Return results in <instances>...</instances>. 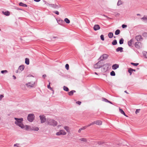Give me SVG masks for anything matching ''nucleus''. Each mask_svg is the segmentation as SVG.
I'll use <instances>...</instances> for the list:
<instances>
[{"label": "nucleus", "mask_w": 147, "mask_h": 147, "mask_svg": "<svg viewBox=\"0 0 147 147\" xmlns=\"http://www.w3.org/2000/svg\"><path fill=\"white\" fill-rule=\"evenodd\" d=\"M14 119L16 120V121L15 122L16 124L19 126L22 129L24 128L25 126L22 123V122L23 121V118L19 119L15 117Z\"/></svg>", "instance_id": "1"}, {"label": "nucleus", "mask_w": 147, "mask_h": 147, "mask_svg": "<svg viewBox=\"0 0 147 147\" xmlns=\"http://www.w3.org/2000/svg\"><path fill=\"white\" fill-rule=\"evenodd\" d=\"M46 122L48 125L55 127L57 125V123L53 119L48 118L47 119Z\"/></svg>", "instance_id": "2"}, {"label": "nucleus", "mask_w": 147, "mask_h": 147, "mask_svg": "<svg viewBox=\"0 0 147 147\" xmlns=\"http://www.w3.org/2000/svg\"><path fill=\"white\" fill-rule=\"evenodd\" d=\"M45 4H46L48 6L51 7L55 9H58L59 8L61 7L60 5H58L56 4H51L48 3H45Z\"/></svg>", "instance_id": "3"}, {"label": "nucleus", "mask_w": 147, "mask_h": 147, "mask_svg": "<svg viewBox=\"0 0 147 147\" xmlns=\"http://www.w3.org/2000/svg\"><path fill=\"white\" fill-rule=\"evenodd\" d=\"M34 115L32 113L29 114L27 117V119L30 122H33L34 119Z\"/></svg>", "instance_id": "4"}, {"label": "nucleus", "mask_w": 147, "mask_h": 147, "mask_svg": "<svg viewBox=\"0 0 147 147\" xmlns=\"http://www.w3.org/2000/svg\"><path fill=\"white\" fill-rule=\"evenodd\" d=\"M109 66V64L108 63H106L102 66V71L105 72L108 70Z\"/></svg>", "instance_id": "5"}, {"label": "nucleus", "mask_w": 147, "mask_h": 147, "mask_svg": "<svg viewBox=\"0 0 147 147\" xmlns=\"http://www.w3.org/2000/svg\"><path fill=\"white\" fill-rule=\"evenodd\" d=\"M109 57V55L107 54H104L100 56L98 60L100 61H102L107 59Z\"/></svg>", "instance_id": "6"}, {"label": "nucleus", "mask_w": 147, "mask_h": 147, "mask_svg": "<svg viewBox=\"0 0 147 147\" xmlns=\"http://www.w3.org/2000/svg\"><path fill=\"white\" fill-rule=\"evenodd\" d=\"M102 63L100 61H99L97 63L95 64L94 66V67L95 69L99 68L102 67Z\"/></svg>", "instance_id": "7"}, {"label": "nucleus", "mask_w": 147, "mask_h": 147, "mask_svg": "<svg viewBox=\"0 0 147 147\" xmlns=\"http://www.w3.org/2000/svg\"><path fill=\"white\" fill-rule=\"evenodd\" d=\"M39 117L41 121V123H43L46 121L45 117L44 115H40L39 116Z\"/></svg>", "instance_id": "8"}, {"label": "nucleus", "mask_w": 147, "mask_h": 147, "mask_svg": "<svg viewBox=\"0 0 147 147\" xmlns=\"http://www.w3.org/2000/svg\"><path fill=\"white\" fill-rule=\"evenodd\" d=\"M34 83L33 82H30L26 84V85L28 87H32L34 86Z\"/></svg>", "instance_id": "9"}, {"label": "nucleus", "mask_w": 147, "mask_h": 147, "mask_svg": "<svg viewBox=\"0 0 147 147\" xmlns=\"http://www.w3.org/2000/svg\"><path fill=\"white\" fill-rule=\"evenodd\" d=\"M104 142H93V144L95 145L96 146H98L99 145H101L103 144Z\"/></svg>", "instance_id": "10"}, {"label": "nucleus", "mask_w": 147, "mask_h": 147, "mask_svg": "<svg viewBox=\"0 0 147 147\" xmlns=\"http://www.w3.org/2000/svg\"><path fill=\"white\" fill-rule=\"evenodd\" d=\"M100 28L99 25L98 24H96L94 25L93 27L95 31H96L99 30Z\"/></svg>", "instance_id": "11"}, {"label": "nucleus", "mask_w": 147, "mask_h": 147, "mask_svg": "<svg viewBox=\"0 0 147 147\" xmlns=\"http://www.w3.org/2000/svg\"><path fill=\"white\" fill-rule=\"evenodd\" d=\"M140 18L142 21L145 23H147V16H144L143 17Z\"/></svg>", "instance_id": "12"}, {"label": "nucleus", "mask_w": 147, "mask_h": 147, "mask_svg": "<svg viewBox=\"0 0 147 147\" xmlns=\"http://www.w3.org/2000/svg\"><path fill=\"white\" fill-rule=\"evenodd\" d=\"M119 67V65L117 64H113L112 66V68L113 70L117 69Z\"/></svg>", "instance_id": "13"}, {"label": "nucleus", "mask_w": 147, "mask_h": 147, "mask_svg": "<svg viewBox=\"0 0 147 147\" xmlns=\"http://www.w3.org/2000/svg\"><path fill=\"white\" fill-rule=\"evenodd\" d=\"M39 130V128L37 127H32L30 128V130L31 131H38Z\"/></svg>", "instance_id": "14"}, {"label": "nucleus", "mask_w": 147, "mask_h": 147, "mask_svg": "<svg viewBox=\"0 0 147 147\" xmlns=\"http://www.w3.org/2000/svg\"><path fill=\"white\" fill-rule=\"evenodd\" d=\"M123 48L122 47H118L116 49V51L117 52H120L121 53L123 51Z\"/></svg>", "instance_id": "15"}, {"label": "nucleus", "mask_w": 147, "mask_h": 147, "mask_svg": "<svg viewBox=\"0 0 147 147\" xmlns=\"http://www.w3.org/2000/svg\"><path fill=\"white\" fill-rule=\"evenodd\" d=\"M94 124H96L97 125H101L102 124V122L100 120H97L94 122Z\"/></svg>", "instance_id": "16"}, {"label": "nucleus", "mask_w": 147, "mask_h": 147, "mask_svg": "<svg viewBox=\"0 0 147 147\" xmlns=\"http://www.w3.org/2000/svg\"><path fill=\"white\" fill-rule=\"evenodd\" d=\"M24 66L23 65H22L19 67L18 69L20 71V72H21L24 69Z\"/></svg>", "instance_id": "17"}, {"label": "nucleus", "mask_w": 147, "mask_h": 147, "mask_svg": "<svg viewBox=\"0 0 147 147\" xmlns=\"http://www.w3.org/2000/svg\"><path fill=\"white\" fill-rule=\"evenodd\" d=\"M2 13L4 15L6 16H9L10 15V12L8 11H6L5 12L2 11Z\"/></svg>", "instance_id": "18"}, {"label": "nucleus", "mask_w": 147, "mask_h": 147, "mask_svg": "<svg viewBox=\"0 0 147 147\" xmlns=\"http://www.w3.org/2000/svg\"><path fill=\"white\" fill-rule=\"evenodd\" d=\"M76 91L75 90H72L68 92V94L69 96H71L73 95L74 93L76 92Z\"/></svg>", "instance_id": "19"}, {"label": "nucleus", "mask_w": 147, "mask_h": 147, "mask_svg": "<svg viewBox=\"0 0 147 147\" xmlns=\"http://www.w3.org/2000/svg\"><path fill=\"white\" fill-rule=\"evenodd\" d=\"M134 40V39H131L129 41H128V45L129 47H130L131 46L132 44V42H133Z\"/></svg>", "instance_id": "20"}, {"label": "nucleus", "mask_w": 147, "mask_h": 147, "mask_svg": "<svg viewBox=\"0 0 147 147\" xmlns=\"http://www.w3.org/2000/svg\"><path fill=\"white\" fill-rule=\"evenodd\" d=\"M119 112L122 114H123L125 116L127 117V116L126 115L124 111L120 108L119 109Z\"/></svg>", "instance_id": "21"}, {"label": "nucleus", "mask_w": 147, "mask_h": 147, "mask_svg": "<svg viewBox=\"0 0 147 147\" xmlns=\"http://www.w3.org/2000/svg\"><path fill=\"white\" fill-rule=\"evenodd\" d=\"M19 5L20 6L24 7H27V5L25 4H24L22 2H20L19 3Z\"/></svg>", "instance_id": "22"}, {"label": "nucleus", "mask_w": 147, "mask_h": 147, "mask_svg": "<svg viewBox=\"0 0 147 147\" xmlns=\"http://www.w3.org/2000/svg\"><path fill=\"white\" fill-rule=\"evenodd\" d=\"M87 128V127L84 126L80 128L78 131V132L79 133H80L81 132V131L82 130H84L85 129Z\"/></svg>", "instance_id": "23"}, {"label": "nucleus", "mask_w": 147, "mask_h": 147, "mask_svg": "<svg viewBox=\"0 0 147 147\" xmlns=\"http://www.w3.org/2000/svg\"><path fill=\"white\" fill-rule=\"evenodd\" d=\"M25 63L28 65L29 64V59L28 58H26L25 60Z\"/></svg>", "instance_id": "24"}, {"label": "nucleus", "mask_w": 147, "mask_h": 147, "mask_svg": "<svg viewBox=\"0 0 147 147\" xmlns=\"http://www.w3.org/2000/svg\"><path fill=\"white\" fill-rule=\"evenodd\" d=\"M108 36L110 38H111L113 36V34L112 32H110L108 34Z\"/></svg>", "instance_id": "25"}, {"label": "nucleus", "mask_w": 147, "mask_h": 147, "mask_svg": "<svg viewBox=\"0 0 147 147\" xmlns=\"http://www.w3.org/2000/svg\"><path fill=\"white\" fill-rule=\"evenodd\" d=\"M113 45H115L117 44V41L116 40H114L112 42Z\"/></svg>", "instance_id": "26"}, {"label": "nucleus", "mask_w": 147, "mask_h": 147, "mask_svg": "<svg viewBox=\"0 0 147 147\" xmlns=\"http://www.w3.org/2000/svg\"><path fill=\"white\" fill-rule=\"evenodd\" d=\"M120 30L119 29H117L115 31V34L116 35H118L120 33Z\"/></svg>", "instance_id": "27"}, {"label": "nucleus", "mask_w": 147, "mask_h": 147, "mask_svg": "<svg viewBox=\"0 0 147 147\" xmlns=\"http://www.w3.org/2000/svg\"><path fill=\"white\" fill-rule=\"evenodd\" d=\"M60 131L61 135H65L66 134V133L63 130H60Z\"/></svg>", "instance_id": "28"}, {"label": "nucleus", "mask_w": 147, "mask_h": 147, "mask_svg": "<svg viewBox=\"0 0 147 147\" xmlns=\"http://www.w3.org/2000/svg\"><path fill=\"white\" fill-rule=\"evenodd\" d=\"M50 82H49V84L47 85V88L48 89H49L50 90L53 91V93H54V90H53L52 88L50 87Z\"/></svg>", "instance_id": "29"}, {"label": "nucleus", "mask_w": 147, "mask_h": 147, "mask_svg": "<svg viewBox=\"0 0 147 147\" xmlns=\"http://www.w3.org/2000/svg\"><path fill=\"white\" fill-rule=\"evenodd\" d=\"M63 89L64 90L67 92L69 90L68 87L65 86H64L63 87Z\"/></svg>", "instance_id": "30"}, {"label": "nucleus", "mask_w": 147, "mask_h": 147, "mask_svg": "<svg viewBox=\"0 0 147 147\" xmlns=\"http://www.w3.org/2000/svg\"><path fill=\"white\" fill-rule=\"evenodd\" d=\"M124 40L123 38H121L119 41V43L120 45H121L123 43Z\"/></svg>", "instance_id": "31"}, {"label": "nucleus", "mask_w": 147, "mask_h": 147, "mask_svg": "<svg viewBox=\"0 0 147 147\" xmlns=\"http://www.w3.org/2000/svg\"><path fill=\"white\" fill-rule=\"evenodd\" d=\"M64 129L67 132H69V127L68 126H65L64 127Z\"/></svg>", "instance_id": "32"}, {"label": "nucleus", "mask_w": 147, "mask_h": 147, "mask_svg": "<svg viewBox=\"0 0 147 147\" xmlns=\"http://www.w3.org/2000/svg\"><path fill=\"white\" fill-rule=\"evenodd\" d=\"M64 21L67 24H69L70 22L69 20L67 18H65L64 19Z\"/></svg>", "instance_id": "33"}, {"label": "nucleus", "mask_w": 147, "mask_h": 147, "mask_svg": "<svg viewBox=\"0 0 147 147\" xmlns=\"http://www.w3.org/2000/svg\"><path fill=\"white\" fill-rule=\"evenodd\" d=\"M79 140L81 141H83L84 142H87L86 139L85 138H82L80 139Z\"/></svg>", "instance_id": "34"}, {"label": "nucleus", "mask_w": 147, "mask_h": 147, "mask_svg": "<svg viewBox=\"0 0 147 147\" xmlns=\"http://www.w3.org/2000/svg\"><path fill=\"white\" fill-rule=\"evenodd\" d=\"M144 56L146 58H147V52L144 51L142 53Z\"/></svg>", "instance_id": "35"}, {"label": "nucleus", "mask_w": 147, "mask_h": 147, "mask_svg": "<svg viewBox=\"0 0 147 147\" xmlns=\"http://www.w3.org/2000/svg\"><path fill=\"white\" fill-rule=\"evenodd\" d=\"M110 75L111 76H115V74L114 71H112L110 72Z\"/></svg>", "instance_id": "36"}, {"label": "nucleus", "mask_w": 147, "mask_h": 147, "mask_svg": "<svg viewBox=\"0 0 147 147\" xmlns=\"http://www.w3.org/2000/svg\"><path fill=\"white\" fill-rule=\"evenodd\" d=\"M25 127L26 130H28V129H30V128L31 127L30 126L28 125H26Z\"/></svg>", "instance_id": "37"}, {"label": "nucleus", "mask_w": 147, "mask_h": 147, "mask_svg": "<svg viewBox=\"0 0 147 147\" xmlns=\"http://www.w3.org/2000/svg\"><path fill=\"white\" fill-rule=\"evenodd\" d=\"M122 2L121 0H119L117 2V5L118 6H119L122 4Z\"/></svg>", "instance_id": "38"}, {"label": "nucleus", "mask_w": 147, "mask_h": 147, "mask_svg": "<svg viewBox=\"0 0 147 147\" xmlns=\"http://www.w3.org/2000/svg\"><path fill=\"white\" fill-rule=\"evenodd\" d=\"M143 40V38L140 35H138V40L142 41Z\"/></svg>", "instance_id": "39"}, {"label": "nucleus", "mask_w": 147, "mask_h": 147, "mask_svg": "<svg viewBox=\"0 0 147 147\" xmlns=\"http://www.w3.org/2000/svg\"><path fill=\"white\" fill-rule=\"evenodd\" d=\"M131 68H128V72L130 74V75H131L132 74V71L131 70Z\"/></svg>", "instance_id": "40"}, {"label": "nucleus", "mask_w": 147, "mask_h": 147, "mask_svg": "<svg viewBox=\"0 0 147 147\" xmlns=\"http://www.w3.org/2000/svg\"><path fill=\"white\" fill-rule=\"evenodd\" d=\"M7 70H2L1 71V73L2 74H4V73H7Z\"/></svg>", "instance_id": "41"}, {"label": "nucleus", "mask_w": 147, "mask_h": 147, "mask_svg": "<svg viewBox=\"0 0 147 147\" xmlns=\"http://www.w3.org/2000/svg\"><path fill=\"white\" fill-rule=\"evenodd\" d=\"M65 67L67 70L69 69V65L68 64H66L65 65Z\"/></svg>", "instance_id": "42"}, {"label": "nucleus", "mask_w": 147, "mask_h": 147, "mask_svg": "<svg viewBox=\"0 0 147 147\" xmlns=\"http://www.w3.org/2000/svg\"><path fill=\"white\" fill-rule=\"evenodd\" d=\"M100 39H101L102 40H104V35L102 34L100 36Z\"/></svg>", "instance_id": "43"}, {"label": "nucleus", "mask_w": 147, "mask_h": 147, "mask_svg": "<svg viewBox=\"0 0 147 147\" xmlns=\"http://www.w3.org/2000/svg\"><path fill=\"white\" fill-rule=\"evenodd\" d=\"M94 124V122H92V123H90V124H89L87 126H85L87 127H88L90 126L91 125H93Z\"/></svg>", "instance_id": "44"}, {"label": "nucleus", "mask_w": 147, "mask_h": 147, "mask_svg": "<svg viewBox=\"0 0 147 147\" xmlns=\"http://www.w3.org/2000/svg\"><path fill=\"white\" fill-rule=\"evenodd\" d=\"M131 64L132 65L135 66H137L138 65V63H131Z\"/></svg>", "instance_id": "45"}, {"label": "nucleus", "mask_w": 147, "mask_h": 147, "mask_svg": "<svg viewBox=\"0 0 147 147\" xmlns=\"http://www.w3.org/2000/svg\"><path fill=\"white\" fill-rule=\"evenodd\" d=\"M138 48H140L142 47V44L140 42H138Z\"/></svg>", "instance_id": "46"}, {"label": "nucleus", "mask_w": 147, "mask_h": 147, "mask_svg": "<svg viewBox=\"0 0 147 147\" xmlns=\"http://www.w3.org/2000/svg\"><path fill=\"white\" fill-rule=\"evenodd\" d=\"M61 133L60 132V130L59 131L56 133V135L57 136H59L61 135Z\"/></svg>", "instance_id": "47"}, {"label": "nucleus", "mask_w": 147, "mask_h": 147, "mask_svg": "<svg viewBox=\"0 0 147 147\" xmlns=\"http://www.w3.org/2000/svg\"><path fill=\"white\" fill-rule=\"evenodd\" d=\"M102 101H104L106 102H108V100L107 99L105 98H102Z\"/></svg>", "instance_id": "48"}, {"label": "nucleus", "mask_w": 147, "mask_h": 147, "mask_svg": "<svg viewBox=\"0 0 147 147\" xmlns=\"http://www.w3.org/2000/svg\"><path fill=\"white\" fill-rule=\"evenodd\" d=\"M142 35L143 36H144V37H147V33H146V32H144L143 34H142Z\"/></svg>", "instance_id": "49"}, {"label": "nucleus", "mask_w": 147, "mask_h": 147, "mask_svg": "<svg viewBox=\"0 0 147 147\" xmlns=\"http://www.w3.org/2000/svg\"><path fill=\"white\" fill-rule=\"evenodd\" d=\"M53 12L55 13L57 15H58L59 14V12L57 11H54Z\"/></svg>", "instance_id": "50"}, {"label": "nucleus", "mask_w": 147, "mask_h": 147, "mask_svg": "<svg viewBox=\"0 0 147 147\" xmlns=\"http://www.w3.org/2000/svg\"><path fill=\"white\" fill-rule=\"evenodd\" d=\"M127 25H126L123 24L122 25V27L123 28H126Z\"/></svg>", "instance_id": "51"}, {"label": "nucleus", "mask_w": 147, "mask_h": 147, "mask_svg": "<svg viewBox=\"0 0 147 147\" xmlns=\"http://www.w3.org/2000/svg\"><path fill=\"white\" fill-rule=\"evenodd\" d=\"M76 103L79 105H80L81 103V102L80 101H78L76 102Z\"/></svg>", "instance_id": "52"}, {"label": "nucleus", "mask_w": 147, "mask_h": 147, "mask_svg": "<svg viewBox=\"0 0 147 147\" xmlns=\"http://www.w3.org/2000/svg\"><path fill=\"white\" fill-rule=\"evenodd\" d=\"M137 43L138 42H136L135 44V46L136 48H138V44H137Z\"/></svg>", "instance_id": "53"}, {"label": "nucleus", "mask_w": 147, "mask_h": 147, "mask_svg": "<svg viewBox=\"0 0 147 147\" xmlns=\"http://www.w3.org/2000/svg\"><path fill=\"white\" fill-rule=\"evenodd\" d=\"M4 97L3 94H1L0 95V100H1L2 98Z\"/></svg>", "instance_id": "54"}, {"label": "nucleus", "mask_w": 147, "mask_h": 147, "mask_svg": "<svg viewBox=\"0 0 147 147\" xmlns=\"http://www.w3.org/2000/svg\"><path fill=\"white\" fill-rule=\"evenodd\" d=\"M16 73H20V71L18 69V70H16Z\"/></svg>", "instance_id": "55"}, {"label": "nucleus", "mask_w": 147, "mask_h": 147, "mask_svg": "<svg viewBox=\"0 0 147 147\" xmlns=\"http://www.w3.org/2000/svg\"><path fill=\"white\" fill-rule=\"evenodd\" d=\"M135 39L138 41V36H136L135 37Z\"/></svg>", "instance_id": "56"}, {"label": "nucleus", "mask_w": 147, "mask_h": 147, "mask_svg": "<svg viewBox=\"0 0 147 147\" xmlns=\"http://www.w3.org/2000/svg\"><path fill=\"white\" fill-rule=\"evenodd\" d=\"M13 77L14 79L15 80L16 79V77L14 75L13 76Z\"/></svg>", "instance_id": "57"}, {"label": "nucleus", "mask_w": 147, "mask_h": 147, "mask_svg": "<svg viewBox=\"0 0 147 147\" xmlns=\"http://www.w3.org/2000/svg\"><path fill=\"white\" fill-rule=\"evenodd\" d=\"M34 1L36 2H39L40 0H34Z\"/></svg>", "instance_id": "58"}, {"label": "nucleus", "mask_w": 147, "mask_h": 147, "mask_svg": "<svg viewBox=\"0 0 147 147\" xmlns=\"http://www.w3.org/2000/svg\"><path fill=\"white\" fill-rule=\"evenodd\" d=\"M46 74H44L42 75V77L45 78V77H46Z\"/></svg>", "instance_id": "59"}, {"label": "nucleus", "mask_w": 147, "mask_h": 147, "mask_svg": "<svg viewBox=\"0 0 147 147\" xmlns=\"http://www.w3.org/2000/svg\"><path fill=\"white\" fill-rule=\"evenodd\" d=\"M28 77H33V76H32V75H31V74H29V75L28 76Z\"/></svg>", "instance_id": "60"}, {"label": "nucleus", "mask_w": 147, "mask_h": 147, "mask_svg": "<svg viewBox=\"0 0 147 147\" xmlns=\"http://www.w3.org/2000/svg\"><path fill=\"white\" fill-rule=\"evenodd\" d=\"M130 69L132 71H136V70L135 69H132L131 68V69Z\"/></svg>", "instance_id": "61"}, {"label": "nucleus", "mask_w": 147, "mask_h": 147, "mask_svg": "<svg viewBox=\"0 0 147 147\" xmlns=\"http://www.w3.org/2000/svg\"><path fill=\"white\" fill-rule=\"evenodd\" d=\"M136 113L137 114L138 113V109H136Z\"/></svg>", "instance_id": "62"}, {"label": "nucleus", "mask_w": 147, "mask_h": 147, "mask_svg": "<svg viewBox=\"0 0 147 147\" xmlns=\"http://www.w3.org/2000/svg\"><path fill=\"white\" fill-rule=\"evenodd\" d=\"M16 9L18 10H22L20 8H17Z\"/></svg>", "instance_id": "63"}, {"label": "nucleus", "mask_w": 147, "mask_h": 147, "mask_svg": "<svg viewBox=\"0 0 147 147\" xmlns=\"http://www.w3.org/2000/svg\"><path fill=\"white\" fill-rule=\"evenodd\" d=\"M108 102L110 103V104H112V102L109 100H108Z\"/></svg>", "instance_id": "64"}]
</instances>
